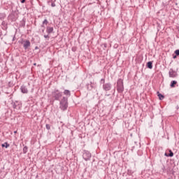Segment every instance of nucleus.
I'll list each match as a JSON object with an SVG mask.
<instances>
[{
    "mask_svg": "<svg viewBox=\"0 0 179 179\" xmlns=\"http://www.w3.org/2000/svg\"><path fill=\"white\" fill-rule=\"evenodd\" d=\"M59 108L62 111H66V110H68V97L63 96V98L60 101Z\"/></svg>",
    "mask_w": 179,
    "mask_h": 179,
    "instance_id": "nucleus-1",
    "label": "nucleus"
},
{
    "mask_svg": "<svg viewBox=\"0 0 179 179\" xmlns=\"http://www.w3.org/2000/svg\"><path fill=\"white\" fill-rule=\"evenodd\" d=\"M18 10H13L12 13L8 15V20L11 22H16L19 17Z\"/></svg>",
    "mask_w": 179,
    "mask_h": 179,
    "instance_id": "nucleus-2",
    "label": "nucleus"
},
{
    "mask_svg": "<svg viewBox=\"0 0 179 179\" xmlns=\"http://www.w3.org/2000/svg\"><path fill=\"white\" fill-rule=\"evenodd\" d=\"M117 91L118 93H122V92H124V81L121 78L117 80Z\"/></svg>",
    "mask_w": 179,
    "mask_h": 179,
    "instance_id": "nucleus-3",
    "label": "nucleus"
},
{
    "mask_svg": "<svg viewBox=\"0 0 179 179\" xmlns=\"http://www.w3.org/2000/svg\"><path fill=\"white\" fill-rule=\"evenodd\" d=\"M52 96L54 100L59 101V99L62 97V92H59L58 90H55V91L52 92Z\"/></svg>",
    "mask_w": 179,
    "mask_h": 179,
    "instance_id": "nucleus-4",
    "label": "nucleus"
},
{
    "mask_svg": "<svg viewBox=\"0 0 179 179\" xmlns=\"http://www.w3.org/2000/svg\"><path fill=\"white\" fill-rule=\"evenodd\" d=\"M83 157L84 160H85V162H87L90 160V159L92 158V153H90V152L87 150H84L83 154Z\"/></svg>",
    "mask_w": 179,
    "mask_h": 179,
    "instance_id": "nucleus-5",
    "label": "nucleus"
},
{
    "mask_svg": "<svg viewBox=\"0 0 179 179\" xmlns=\"http://www.w3.org/2000/svg\"><path fill=\"white\" fill-rule=\"evenodd\" d=\"M20 44L23 45L24 49L27 50L30 45H31V43H30V41L29 40H24L22 39L21 41H20Z\"/></svg>",
    "mask_w": 179,
    "mask_h": 179,
    "instance_id": "nucleus-6",
    "label": "nucleus"
},
{
    "mask_svg": "<svg viewBox=\"0 0 179 179\" xmlns=\"http://www.w3.org/2000/svg\"><path fill=\"white\" fill-rule=\"evenodd\" d=\"M13 108L15 110H20L22 108V102L19 101H15V102L12 103Z\"/></svg>",
    "mask_w": 179,
    "mask_h": 179,
    "instance_id": "nucleus-7",
    "label": "nucleus"
},
{
    "mask_svg": "<svg viewBox=\"0 0 179 179\" xmlns=\"http://www.w3.org/2000/svg\"><path fill=\"white\" fill-rule=\"evenodd\" d=\"M111 87H113V85L110 83H106L103 85V90L105 92H110V90H111Z\"/></svg>",
    "mask_w": 179,
    "mask_h": 179,
    "instance_id": "nucleus-8",
    "label": "nucleus"
},
{
    "mask_svg": "<svg viewBox=\"0 0 179 179\" xmlns=\"http://www.w3.org/2000/svg\"><path fill=\"white\" fill-rule=\"evenodd\" d=\"M169 75V78H177L178 76L177 71H174L173 69H170Z\"/></svg>",
    "mask_w": 179,
    "mask_h": 179,
    "instance_id": "nucleus-9",
    "label": "nucleus"
},
{
    "mask_svg": "<svg viewBox=\"0 0 179 179\" xmlns=\"http://www.w3.org/2000/svg\"><path fill=\"white\" fill-rule=\"evenodd\" d=\"M20 90L22 93H24V94L29 93V90H27V87H26L25 85H22L20 87Z\"/></svg>",
    "mask_w": 179,
    "mask_h": 179,
    "instance_id": "nucleus-10",
    "label": "nucleus"
},
{
    "mask_svg": "<svg viewBox=\"0 0 179 179\" xmlns=\"http://www.w3.org/2000/svg\"><path fill=\"white\" fill-rule=\"evenodd\" d=\"M169 153L165 152L164 156L166 157H173L174 156V152L171 150H169Z\"/></svg>",
    "mask_w": 179,
    "mask_h": 179,
    "instance_id": "nucleus-11",
    "label": "nucleus"
},
{
    "mask_svg": "<svg viewBox=\"0 0 179 179\" xmlns=\"http://www.w3.org/2000/svg\"><path fill=\"white\" fill-rule=\"evenodd\" d=\"M94 87V83H92V82H90V84H87V90H93Z\"/></svg>",
    "mask_w": 179,
    "mask_h": 179,
    "instance_id": "nucleus-12",
    "label": "nucleus"
},
{
    "mask_svg": "<svg viewBox=\"0 0 179 179\" xmlns=\"http://www.w3.org/2000/svg\"><path fill=\"white\" fill-rule=\"evenodd\" d=\"M52 31H54L53 27H46V33H48V34H51V33H52Z\"/></svg>",
    "mask_w": 179,
    "mask_h": 179,
    "instance_id": "nucleus-13",
    "label": "nucleus"
},
{
    "mask_svg": "<svg viewBox=\"0 0 179 179\" xmlns=\"http://www.w3.org/2000/svg\"><path fill=\"white\" fill-rule=\"evenodd\" d=\"M146 66H147V68H148V69H153V62H147Z\"/></svg>",
    "mask_w": 179,
    "mask_h": 179,
    "instance_id": "nucleus-14",
    "label": "nucleus"
},
{
    "mask_svg": "<svg viewBox=\"0 0 179 179\" xmlns=\"http://www.w3.org/2000/svg\"><path fill=\"white\" fill-rule=\"evenodd\" d=\"M157 94L159 100H164V95L162 94L159 92H157Z\"/></svg>",
    "mask_w": 179,
    "mask_h": 179,
    "instance_id": "nucleus-15",
    "label": "nucleus"
},
{
    "mask_svg": "<svg viewBox=\"0 0 179 179\" xmlns=\"http://www.w3.org/2000/svg\"><path fill=\"white\" fill-rule=\"evenodd\" d=\"M10 145L8 143V142L4 143L3 144H1V148H6V149H8Z\"/></svg>",
    "mask_w": 179,
    "mask_h": 179,
    "instance_id": "nucleus-16",
    "label": "nucleus"
},
{
    "mask_svg": "<svg viewBox=\"0 0 179 179\" xmlns=\"http://www.w3.org/2000/svg\"><path fill=\"white\" fill-rule=\"evenodd\" d=\"M176 85H177L176 80H172L170 84L171 87H176Z\"/></svg>",
    "mask_w": 179,
    "mask_h": 179,
    "instance_id": "nucleus-17",
    "label": "nucleus"
},
{
    "mask_svg": "<svg viewBox=\"0 0 179 179\" xmlns=\"http://www.w3.org/2000/svg\"><path fill=\"white\" fill-rule=\"evenodd\" d=\"M64 94H65V96H71V91L68 90H65L64 91Z\"/></svg>",
    "mask_w": 179,
    "mask_h": 179,
    "instance_id": "nucleus-18",
    "label": "nucleus"
},
{
    "mask_svg": "<svg viewBox=\"0 0 179 179\" xmlns=\"http://www.w3.org/2000/svg\"><path fill=\"white\" fill-rule=\"evenodd\" d=\"M4 17H6V14H5V13H0L1 20H3Z\"/></svg>",
    "mask_w": 179,
    "mask_h": 179,
    "instance_id": "nucleus-19",
    "label": "nucleus"
},
{
    "mask_svg": "<svg viewBox=\"0 0 179 179\" xmlns=\"http://www.w3.org/2000/svg\"><path fill=\"white\" fill-rule=\"evenodd\" d=\"M21 26H22V27H24V26H26V20L24 19H23L21 21Z\"/></svg>",
    "mask_w": 179,
    "mask_h": 179,
    "instance_id": "nucleus-20",
    "label": "nucleus"
},
{
    "mask_svg": "<svg viewBox=\"0 0 179 179\" xmlns=\"http://www.w3.org/2000/svg\"><path fill=\"white\" fill-rule=\"evenodd\" d=\"M29 148H27V146H24V148H23V153L24 154H26L27 153V150H28Z\"/></svg>",
    "mask_w": 179,
    "mask_h": 179,
    "instance_id": "nucleus-21",
    "label": "nucleus"
},
{
    "mask_svg": "<svg viewBox=\"0 0 179 179\" xmlns=\"http://www.w3.org/2000/svg\"><path fill=\"white\" fill-rule=\"evenodd\" d=\"M100 83L102 85H106V79L101 78L100 80Z\"/></svg>",
    "mask_w": 179,
    "mask_h": 179,
    "instance_id": "nucleus-22",
    "label": "nucleus"
},
{
    "mask_svg": "<svg viewBox=\"0 0 179 179\" xmlns=\"http://www.w3.org/2000/svg\"><path fill=\"white\" fill-rule=\"evenodd\" d=\"M174 54H176V56L179 57V49L175 50Z\"/></svg>",
    "mask_w": 179,
    "mask_h": 179,
    "instance_id": "nucleus-23",
    "label": "nucleus"
},
{
    "mask_svg": "<svg viewBox=\"0 0 179 179\" xmlns=\"http://www.w3.org/2000/svg\"><path fill=\"white\" fill-rule=\"evenodd\" d=\"M13 85H14L13 82L10 81V82L8 83V86H9V87H13Z\"/></svg>",
    "mask_w": 179,
    "mask_h": 179,
    "instance_id": "nucleus-24",
    "label": "nucleus"
},
{
    "mask_svg": "<svg viewBox=\"0 0 179 179\" xmlns=\"http://www.w3.org/2000/svg\"><path fill=\"white\" fill-rule=\"evenodd\" d=\"M45 127H46V129H48V130L51 129V127L50 126V124H47L45 125Z\"/></svg>",
    "mask_w": 179,
    "mask_h": 179,
    "instance_id": "nucleus-25",
    "label": "nucleus"
},
{
    "mask_svg": "<svg viewBox=\"0 0 179 179\" xmlns=\"http://www.w3.org/2000/svg\"><path fill=\"white\" fill-rule=\"evenodd\" d=\"M43 24H48V20H44V21L43 22Z\"/></svg>",
    "mask_w": 179,
    "mask_h": 179,
    "instance_id": "nucleus-26",
    "label": "nucleus"
},
{
    "mask_svg": "<svg viewBox=\"0 0 179 179\" xmlns=\"http://www.w3.org/2000/svg\"><path fill=\"white\" fill-rule=\"evenodd\" d=\"M1 24H2V26H3L4 27H5V26L7 25V24H6V22L5 21H3V22H1Z\"/></svg>",
    "mask_w": 179,
    "mask_h": 179,
    "instance_id": "nucleus-27",
    "label": "nucleus"
},
{
    "mask_svg": "<svg viewBox=\"0 0 179 179\" xmlns=\"http://www.w3.org/2000/svg\"><path fill=\"white\" fill-rule=\"evenodd\" d=\"M45 38H48V40H50V36L49 35H44Z\"/></svg>",
    "mask_w": 179,
    "mask_h": 179,
    "instance_id": "nucleus-28",
    "label": "nucleus"
},
{
    "mask_svg": "<svg viewBox=\"0 0 179 179\" xmlns=\"http://www.w3.org/2000/svg\"><path fill=\"white\" fill-rule=\"evenodd\" d=\"M51 6L52 7V8H55V6H56V5H55V3H51Z\"/></svg>",
    "mask_w": 179,
    "mask_h": 179,
    "instance_id": "nucleus-29",
    "label": "nucleus"
},
{
    "mask_svg": "<svg viewBox=\"0 0 179 179\" xmlns=\"http://www.w3.org/2000/svg\"><path fill=\"white\" fill-rule=\"evenodd\" d=\"M177 57H178V56H176V54H173V59H177Z\"/></svg>",
    "mask_w": 179,
    "mask_h": 179,
    "instance_id": "nucleus-30",
    "label": "nucleus"
},
{
    "mask_svg": "<svg viewBox=\"0 0 179 179\" xmlns=\"http://www.w3.org/2000/svg\"><path fill=\"white\" fill-rule=\"evenodd\" d=\"M21 3H24L26 2V0H20Z\"/></svg>",
    "mask_w": 179,
    "mask_h": 179,
    "instance_id": "nucleus-31",
    "label": "nucleus"
},
{
    "mask_svg": "<svg viewBox=\"0 0 179 179\" xmlns=\"http://www.w3.org/2000/svg\"><path fill=\"white\" fill-rule=\"evenodd\" d=\"M15 38H16L15 36H14V37L13 38V41H15Z\"/></svg>",
    "mask_w": 179,
    "mask_h": 179,
    "instance_id": "nucleus-32",
    "label": "nucleus"
},
{
    "mask_svg": "<svg viewBox=\"0 0 179 179\" xmlns=\"http://www.w3.org/2000/svg\"><path fill=\"white\" fill-rule=\"evenodd\" d=\"M35 50H38V46H36V47H35Z\"/></svg>",
    "mask_w": 179,
    "mask_h": 179,
    "instance_id": "nucleus-33",
    "label": "nucleus"
},
{
    "mask_svg": "<svg viewBox=\"0 0 179 179\" xmlns=\"http://www.w3.org/2000/svg\"><path fill=\"white\" fill-rule=\"evenodd\" d=\"M103 45L105 48L107 47V44H106V43Z\"/></svg>",
    "mask_w": 179,
    "mask_h": 179,
    "instance_id": "nucleus-34",
    "label": "nucleus"
},
{
    "mask_svg": "<svg viewBox=\"0 0 179 179\" xmlns=\"http://www.w3.org/2000/svg\"><path fill=\"white\" fill-rule=\"evenodd\" d=\"M14 134H17V131H14Z\"/></svg>",
    "mask_w": 179,
    "mask_h": 179,
    "instance_id": "nucleus-35",
    "label": "nucleus"
},
{
    "mask_svg": "<svg viewBox=\"0 0 179 179\" xmlns=\"http://www.w3.org/2000/svg\"><path fill=\"white\" fill-rule=\"evenodd\" d=\"M41 27H44V28H45V27H44V24H42V25H41Z\"/></svg>",
    "mask_w": 179,
    "mask_h": 179,
    "instance_id": "nucleus-36",
    "label": "nucleus"
},
{
    "mask_svg": "<svg viewBox=\"0 0 179 179\" xmlns=\"http://www.w3.org/2000/svg\"><path fill=\"white\" fill-rule=\"evenodd\" d=\"M36 65H37V64H36V63H34V66H36Z\"/></svg>",
    "mask_w": 179,
    "mask_h": 179,
    "instance_id": "nucleus-37",
    "label": "nucleus"
},
{
    "mask_svg": "<svg viewBox=\"0 0 179 179\" xmlns=\"http://www.w3.org/2000/svg\"><path fill=\"white\" fill-rule=\"evenodd\" d=\"M10 8H11V9H13V7L12 6H10Z\"/></svg>",
    "mask_w": 179,
    "mask_h": 179,
    "instance_id": "nucleus-38",
    "label": "nucleus"
},
{
    "mask_svg": "<svg viewBox=\"0 0 179 179\" xmlns=\"http://www.w3.org/2000/svg\"><path fill=\"white\" fill-rule=\"evenodd\" d=\"M42 33H44V29L42 30Z\"/></svg>",
    "mask_w": 179,
    "mask_h": 179,
    "instance_id": "nucleus-39",
    "label": "nucleus"
},
{
    "mask_svg": "<svg viewBox=\"0 0 179 179\" xmlns=\"http://www.w3.org/2000/svg\"><path fill=\"white\" fill-rule=\"evenodd\" d=\"M164 169H165V167H164V166H163L162 169H163V170H164Z\"/></svg>",
    "mask_w": 179,
    "mask_h": 179,
    "instance_id": "nucleus-40",
    "label": "nucleus"
}]
</instances>
